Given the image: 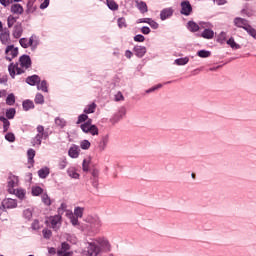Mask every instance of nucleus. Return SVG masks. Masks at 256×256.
<instances>
[{
  "instance_id": "obj_25",
  "label": "nucleus",
  "mask_w": 256,
  "mask_h": 256,
  "mask_svg": "<svg viewBox=\"0 0 256 256\" xmlns=\"http://www.w3.org/2000/svg\"><path fill=\"white\" fill-rule=\"evenodd\" d=\"M35 11H37V5H35V2L31 0L28 1L26 13H35Z\"/></svg>"
},
{
  "instance_id": "obj_22",
  "label": "nucleus",
  "mask_w": 256,
  "mask_h": 256,
  "mask_svg": "<svg viewBox=\"0 0 256 256\" xmlns=\"http://www.w3.org/2000/svg\"><path fill=\"white\" fill-rule=\"evenodd\" d=\"M214 36L215 32H213V30L211 29H205L201 34V37H203V39H213Z\"/></svg>"
},
{
  "instance_id": "obj_17",
  "label": "nucleus",
  "mask_w": 256,
  "mask_h": 256,
  "mask_svg": "<svg viewBox=\"0 0 256 256\" xmlns=\"http://www.w3.org/2000/svg\"><path fill=\"white\" fill-rule=\"evenodd\" d=\"M11 13L14 15H23V6L21 4H12L10 8Z\"/></svg>"
},
{
  "instance_id": "obj_8",
  "label": "nucleus",
  "mask_w": 256,
  "mask_h": 256,
  "mask_svg": "<svg viewBox=\"0 0 256 256\" xmlns=\"http://www.w3.org/2000/svg\"><path fill=\"white\" fill-rule=\"evenodd\" d=\"M96 242L98 243V245H100V249H102L103 251H111V243H109V240H107L106 238H98L96 239Z\"/></svg>"
},
{
  "instance_id": "obj_12",
  "label": "nucleus",
  "mask_w": 256,
  "mask_h": 256,
  "mask_svg": "<svg viewBox=\"0 0 256 256\" xmlns=\"http://www.w3.org/2000/svg\"><path fill=\"white\" fill-rule=\"evenodd\" d=\"M23 35V25L16 24L12 30V36L14 39H21Z\"/></svg>"
},
{
  "instance_id": "obj_30",
  "label": "nucleus",
  "mask_w": 256,
  "mask_h": 256,
  "mask_svg": "<svg viewBox=\"0 0 256 256\" xmlns=\"http://www.w3.org/2000/svg\"><path fill=\"white\" fill-rule=\"evenodd\" d=\"M106 3L111 11H117V9H119V5H117L115 0H106Z\"/></svg>"
},
{
  "instance_id": "obj_21",
  "label": "nucleus",
  "mask_w": 256,
  "mask_h": 256,
  "mask_svg": "<svg viewBox=\"0 0 256 256\" xmlns=\"http://www.w3.org/2000/svg\"><path fill=\"white\" fill-rule=\"evenodd\" d=\"M50 173H51V171L49 170V168L44 167L38 171V176L40 177V179H47V177H49Z\"/></svg>"
},
{
  "instance_id": "obj_10",
  "label": "nucleus",
  "mask_w": 256,
  "mask_h": 256,
  "mask_svg": "<svg viewBox=\"0 0 256 256\" xmlns=\"http://www.w3.org/2000/svg\"><path fill=\"white\" fill-rule=\"evenodd\" d=\"M193 11V7H191V3L189 1H183L181 3V14L189 16Z\"/></svg>"
},
{
  "instance_id": "obj_15",
  "label": "nucleus",
  "mask_w": 256,
  "mask_h": 256,
  "mask_svg": "<svg viewBox=\"0 0 256 256\" xmlns=\"http://www.w3.org/2000/svg\"><path fill=\"white\" fill-rule=\"evenodd\" d=\"M80 152H81V149H79V146L73 145L72 147H70V149L68 151V155L72 159H77V157H79Z\"/></svg>"
},
{
  "instance_id": "obj_5",
  "label": "nucleus",
  "mask_w": 256,
  "mask_h": 256,
  "mask_svg": "<svg viewBox=\"0 0 256 256\" xmlns=\"http://www.w3.org/2000/svg\"><path fill=\"white\" fill-rule=\"evenodd\" d=\"M92 120L88 119L85 123L80 125V129L83 133H90V135H99V128L91 124Z\"/></svg>"
},
{
  "instance_id": "obj_29",
  "label": "nucleus",
  "mask_w": 256,
  "mask_h": 256,
  "mask_svg": "<svg viewBox=\"0 0 256 256\" xmlns=\"http://www.w3.org/2000/svg\"><path fill=\"white\" fill-rule=\"evenodd\" d=\"M117 25L119 29H127V20L125 17L118 18Z\"/></svg>"
},
{
  "instance_id": "obj_55",
  "label": "nucleus",
  "mask_w": 256,
  "mask_h": 256,
  "mask_svg": "<svg viewBox=\"0 0 256 256\" xmlns=\"http://www.w3.org/2000/svg\"><path fill=\"white\" fill-rule=\"evenodd\" d=\"M32 229H34L35 231H37L38 229H40L39 226V220H34L32 223Z\"/></svg>"
},
{
  "instance_id": "obj_47",
  "label": "nucleus",
  "mask_w": 256,
  "mask_h": 256,
  "mask_svg": "<svg viewBox=\"0 0 256 256\" xmlns=\"http://www.w3.org/2000/svg\"><path fill=\"white\" fill-rule=\"evenodd\" d=\"M44 239H51L52 232L49 229H44L42 231Z\"/></svg>"
},
{
  "instance_id": "obj_1",
  "label": "nucleus",
  "mask_w": 256,
  "mask_h": 256,
  "mask_svg": "<svg viewBox=\"0 0 256 256\" xmlns=\"http://www.w3.org/2000/svg\"><path fill=\"white\" fill-rule=\"evenodd\" d=\"M31 67V57L29 55H22L19 58V63L17 64H10L8 67V71L10 73V77L12 79H15L16 75H22V73H25L27 69Z\"/></svg>"
},
{
  "instance_id": "obj_53",
  "label": "nucleus",
  "mask_w": 256,
  "mask_h": 256,
  "mask_svg": "<svg viewBox=\"0 0 256 256\" xmlns=\"http://www.w3.org/2000/svg\"><path fill=\"white\" fill-rule=\"evenodd\" d=\"M141 33H143V35H149L151 33V29L147 26H144L141 28Z\"/></svg>"
},
{
  "instance_id": "obj_16",
  "label": "nucleus",
  "mask_w": 256,
  "mask_h": 256,
  "mask_svg": "<svg viewBox=\"0 0 256 256\" xmlns=\"http://www.w3.org/2000/svg\"><path fill=\"white\" fill-rule=\"evenodd\" d=\"M136 57H145V53H147V48L145 46H135L133 49Z\"/></svg>"
},
{
  "instance_id": "obj_54",
  "label": "nucleus",
  "mask_w": 256,
  "mask_h": 256,
  "mask_svg": "<svg viewBox=\"0 0 256 256\" xmlns=\"http://www.w3.org/2000/svg\"><path fill=\"white\" fill-rule=\"evenodd\" d=\"M8 187H9V189H13V187H15V177L9 178Z\"/></svg>"
},
{
  "instance_id": "obj_38",
  "label": "nucleus",
  "mask_w": 256,
  "mask_h": 256,
  "mask_svg": "<svg viewBox=\"0 0 256 256\" xmlns=\"http://www.w3.org/2000/svg\"><path fill=\"white\" fill-rule=\"evenodd\" d=\"M41 193H43V188L42 187H34L32 188V195H34L35 197L41 195Z\"/></svg>"
},
{
  "instance_id": "obj_62",
  "label": "nucleus",
  "mask_w": 256,
  "mask_h": 256,
  "mask_svg": "<svg viewBox=\"0 0 256 256\" xmlns=\"http://www.w3.org/2000/svg\"><path fill=\"white\" fill-rule=\"evenodd\" d=\"M216 5H225V0H214Z\"/></svg>"
},
{
  "instance_id": "obj_4",
  "label": "nucleus",
  "mask_w": 256,
  "mask_h": 256,
  "mask_svg": "<svg viewBox=\"0 0 256 256\" xmlns=\"http://www.w3.org/2000/svg\"><path fill=\"white\" fill-rule=\"evenodd\" d=\"M19 43L23 49H28L31 47L32 49H37V45H39V41H37V36L32 35L29 39L21 38Z\"/></svg>"
},
{
  "instance_id": "obj_37",
  "label": "nucleus",
  "mask_w": 256,
  "mask_h": 256,
  "mask_svg": "<svg viewBox=\"0 0 256 256\" xmlns=\"http://www.w3.org/2000/svg\"><path fill=\"white\" fill-rule=\"evenodd\" d=\"M6 105H15V95L9 94L6 98Z\"/></svg>"
},
{
  "instance_id": "obj_50",
  "label": "nucleus",
  "mask_w": 256,
  "mask_h": 256,
  "mask_svg": "<svg viewBox=\"0 0 256 256\" xmlns=\"http://www.w3.org/2000/svg\"><path fill=\"white\" fill-rule=\"evenodd\" d=\"M10 126H11V122H9V120H6L5 122H3L4 133H7L9 131Z\"/></svg>"
},
{
  "instance_id": "obj_48",
  "label": "nucleus",
  "mask_w": 256,
  "mask_h": 256,
  "mask_svg": "<svg viewBox=\"0 0 256 256\" xmlns=\"http://www.w3.org/2000/svg\"><path fill=\"white\" fill-rule=\"evenodd\" d=\"M134 41H136V43H143V41H145V36L138 34L134 37Z\"/></svg>"
},
{
  "instance_id": "obj_36",
  "label": "nucleus",
  "mask_w": 256,
  "mask_h": 256,
  "mask_svg": "<svg viewBox=\"0 0 256 256\" xmlns=\"http://www.w3.org/2000/svg\"><path fill=\"white\" fill-rule=\"evenodd\" d=\"M15 108H9L7 111H6V117L7 119H14L15 117Z\"/></svg>"
},
{
  "instance_id": "obj_41",
  "label": "nucleus",
  "mask_w": 256,
  "mask_h": 256,
  "mask_svg": "<svg viewBox=\"0 0 256 256\" xmlns=\"http://www.w3.org/2000/svg\"><path fill=\"white\" fill-rule=\"evenodd\" d=\"M42 202L44 203V205H51V198L49 197V195L42 194Z\"/></svg>"
},
{
  "instance_id": "obj_28",
  "label": "nucleus",
  "mask_w": 256,
  "mask_h": 256,
  "mask_svg": "<svg viewBox=\"0 0 256 256\" xmlns=\"http://www.w3.org/2000/svg\"><path fill=\"white\" fill-rule=\"evenodd\" d=\"M37 89L39 91H43L44 93H47L49 91L47 88V81L43 80L41 82H38Z\"/></svg>"
},
{
  "instance_id": "obj_31",
  "label": "nucleus",
  "mask_w": 256,
  "mask_h": 256,
  "mask_svg": "<svg viewBox=\"0 0 256 256\" xmlns=\"http://www.w3.org/2000/svg\"><path fill=\"white\" fill-rule=\"evenodd\" d=\"M55 125H57V127H60V129H63V127H65L67 125V121H65L61 117H57L55 119Z\"/></svg>"
},
{
  "instance_id": "obj_11",
  "label": "nucleus",
  "mask_w": 256,
  "mask_h": 256,
  "mask_svg": "<svg viewBox=\"0 0 256 256\" xmlns=\"http://www.w3.org/2000/svg\"><path fill=\"white\" fill-rule=\"evenodd\" d=\"M101 253V247L95 243H90L88 246V255L89 256H98Z\"/></svg>"
},
{
  "instance_id": "obj_18",
  "label": "nucleus",
  "mask_w": 256,
  "mask_h": 256,
  "mask_svg": "<svg viewBox=\"0 0 256 256\" xmlns=\"http://www.w3.org/2000/svg\"><path fill=\"white\" fill-rule=\"evenodd\" d=\"M135 3L140 13H147V11H149V9L147 8V3L139 0H136Z\"/></svg>"
},
{
  "instance_id": "obj_63",
  "label": "nucleus",
  "mask_w": 256,
  "mask_h": 256,
  "mask_svg": "<svg viewBox=\"0 0 256 256\" xmlns=\"http://www.w3.org/2000/svg\"><path fill=\"white\" fill-rule=\"evenodd\" d=\"M94 227H101V220L99 218L95 220Z\"/></svg>"
},
{
  "instance_id": "obj_52",
  "label": "nucleus",
  "mask_w": 256,
  "mask_h": 256,
  "mask_svg": "<svg viewBox=\"0 0 256 256\" xmlns=\"http://www.w3.org/2000/svg\"><path fill=\"white\" fill-rule=\"evenodd\" d=\"M115 101H125V97L123 96V93L118 92V93L115 95Z\"/></svg>"
},
{
  "instance_id": "obj_14",
  "label": "nucleus",
  "mask_w": 256,
  "mask_h": 256,
  "mask_svg": "<svg viewBox=\"0 0 256 256\" xmlns=\"http://www.w3.org/2000/svg\"><path fill=\"white\" fill-rule=\"evenodd\" d=\"M8 193H10L11 195H16L18 199H25V190L23 189L8 188Z\"/></svg>"
},
{
  "instance_id": "obj_51",
  "label": "nucleus",
  "mask_w": 256,
  "mask_h": 256,
  "mask_svg": "<svg viewBox=\"0 0 256 256\" xmlns=\"http://www.w3.org/2000/svg\"><path fill=\"white\" fill-rule=\"evenodd\" d=\"M58 251H62L64 253H67V251H69V245L67 244V242H63L62 246H61V249L58 250Z\"/></svg>"
},
{
  "instance_id": "obj_61",
  "label": "nucleus",
  "mask_w": 256,
  "mask_h": 256,
  "mask_svg": "<svg viewBox=\"0 0 256 256\" xmlns=\"http://www.w3.org/2000/svg\"><path fill=\"white\" fill-rule=\"evenodd\" d=\"M125 57H127V59H131L133 57V52H131L130 50H126Z\"/></svg>"
},
{
  "instance_id": "obj_27",
  "label": "nucleus",
  "mask_w": 256,
  "mask_h": 256,
  "mask_svg": "<svg viewBox=\"0 0 256 256\" xmlns=\"http://www.w3.org/2000/svg\"><path fill=\"white\" fill-rule=\"evenodd\" d=\"M95 109H97V104L93 102L84 109V113H86V115H89L90 113H95Z\"/></svg>"
},
{
  "instance_id": "obj_49",
  "label": "nucleus",
  "mask_w": 256,
  "mask_h": 256,
  "mask_svg": "<svg viewBox=\"0 0 256 256\" xmlns=\"http://www.w3.org/2000/svg\"><path fill=\"white\" fill-rule=\"evenodd\" d=\"M152 29H159V24L155 22V20L150 18V22L148 23Z\"/></svg>"
},
{
  "instance_id": "obj_57",
  "label": "nucleus",
  "mask_w": 256,
  "mask_h": 256,
  "mask_svg": "<svg viewBox=\"0 0 256 256\" xmlns=\"http://www.w3.org/2000/svg\"><path fill=\"white\" fill-rule=\"evenodd\" d=\"M163 85L158 84L156 87H152L149 90L146 91V93H153V91H156V89H161Z\"/></svg>"
},
{
  "instance_id": "obj_60",
  "label": "nucleus",
  "mask_w": 256,
  "mask_h": 256,
  "mask_svg": "<svg viewBox=\"0 0 256 256\" xmlns=\"http://www.w3.org/2000/svg\"><path fill=\"white\" fill-rule=\"evenodd\" d=\"M49 7V0H44V2L40 5V9H47Z\"/></svg>"
},
{
  "instance_id": "obj_46",
  "label": "nucleus",
  "mask_w": 256,
  "mask_h": 256,
  "mask_svg": "<svg viewBox=\"0 0 256 256\" xmlns=\"http://www.w3.org/2000/svg\"><path fill=\"white\" fill-rule=\"evenodd\" d=\"M89 160L84 159L83 160V164H82V169L85 173H87V171H89Z\"/></svg>"
},
{
  "instance_id": "obj_26",
  "label": "nucleus",
  "mask_w": 256,
  "mask_h": 256,
  "mask_svg": "<svg viewBox=\"0 0 256 256\" xmlns=\"http://www.w3.org/2000/svg\"><path fill=\"white\" fill-rule=\"evenodd\" d=\"M188 29L192 33H195L197 31H199L200 27H199V24L195 23L194 21H189L188 22Z\"/></svg>"
},
{
  "instance_id": "obj_23",
  "label": "nucleus",
  "mask_w": 256,
  "mask_h": 256,
  "mask_svg": "<svg viewBox=\"0 0 256 256\" xmlns=\"http://www.w3.org/2000/svg\"><path fill=\"white\" fill-rule=\"evenodd\" d=\"M24 111H29V109H35V104L31 100H25L22 104Z\"/></svg>"
},
{
  "instance_id": "obj_34",
  "label": "nucleus",
  "mask_w": 256,
  "mask_h": 256,
  "mask_svg": "<svg viewBox=\"0 0 256 256\" xmlns=\"http://www.w3.org/2000/svg\"><path fill=\"white\" fill-rule=\"evenodd\" d=\"M198 57H201L202 59H207V57H211V52L207 50H200L197 52Z\"/></svg>"
},
{
  "instance_id": "obj_33",
  "label": "nucleus",
  "mask_w": 256,
  "mask_h": 256,
  "mask_svg": "<svg viewBox=\"0 0 256 256\" xmlns=\"http://www.w3.org/2000/svg\"><path fill=\"white\" fill-rule=\"evenodd\" d=\"M15 23H17V18H15L13 15L8 16V18H7L8 28L11 29V27H13V25H15Z\"/></svg>"
},
{
  "instance_id": "obj_58",
  "label": "nucleus",
  "mask_w": 256,
  "mask_h": 256,
  "mask_svg": "<svg viewBox=\"0 0 256 256\" xmlns=\"http://www.w3.org/2000/svg\"><path fill=\"white\" fill-rule=\"evenodd\" d=\"M0 3L3 7H9V5H11V0H0Z\"/></svg>"
},
{
  "instance_id": "obj_3",
  "label": "nucleus",
  "mask_w": 256,
  "mask_h": 256,
  "mask_svg": "<svg viewBox=\"0 0 256 256\" xmlns=\"http://www.w3.org/2000/svg\"><path fill=\"white\" fill-rule=\"evenodd\" d=\"M37 134L33 138V145H41L43 139H47L49 137V133L45 131V127L43 125H38L36 128Z\"/></svg>"
},
{
  "instance_id": "obj_19",
  "label": "nucleus",
  "mask_w": 256,
  "mask_h": 256,
  "mask_svg": "<svg viewBox=\"0 0 256 256\" xmlns=\"http://www.w3.org/2000/svg\"><path fill=\"white\" fill-rule=\"evenodd\" d=\"M41 82V78L38 75H33V76H29L28 78H26V83H28V85H37V83Z\"/></svg>"
},
{
  "instance_id": "obj_20",
  "label": "nucleus",
  "mask_w": 256,
  "mask_h": 256,
  "mask_svg": "<svg viewBox=\"0 0 256 256\" xmlns=\"http://www.w3.org/2000/svg\"><path fill=\"white\" fill-rule=\"evenodd\" d=\"M227 45L233 49V51H237L238 49H241V45L235 41V38L231 37L229 40H227Z\"/></svg>"
},
{
  "instance_id": "obj_2",
  "label": "nucleus",
  "mask_w": 256,
  "mask_h": 256,
  "mask_svg": "<svg viewBox=\"0 0 256 256\" xmlns=\"http://www.w3.org/2000/svg\"><path fill=\"white\" fill-rule=\"evenodd\" d=\"M233 23L235 27L244 29V31H246L251 37H253V39H256V30L253 27H251V25H249L247 20L237 17L234 19Z\"/></svg>"
},
{
  "instance_id": "obj_42",
  "label": "nucleus",
  "mask_w": 256,
  "mask_h": 256,
  "mask_svg": "<svg viewBox=\"0 0 256 256\" xmlns=\"http://www.w3.org/2000/svg\"><path fill=\"white\" fill-rule=\"evenodd\" d=\"M67 173L72 179H79V173L75 172V170L68 169Z\"/></svg>"
},
{
  "instance_id": "obj_40",
  "label": "nucleus",
  "mask_w": 256,
  "mask_h": 256,
  "mask_svg": "<svg viewBox=\"0 0 256 256\" xmlns=\"http://www.w3.org/2000/svg\"><path fill=\"white\" fill-rule=\"evenodd\" d=\"M6 141H9V143H15V134L12 132H9L5 135Z\"/></svg>"
},
{
  "instance_id": "obj_45",
  "label": "nucleus",
  "mask_w": 256,
  "mask_h": 256,
  "mask_svg": "<svg viewBox=\"0 0 256 256\" xmlns=\"http://www.w3.org/2000/svg\"><path fill=\"white\" fill-rule=\"evenodd\" d=\"M74 215H75V217H83V208H81V207H77V208H75V210H74Z\"/></svg>"
},
{
  "instance_id": "obj_35",
  "label": "nucleus",
  "mask_w": 256,
  "mask_h": 256,
  "mask_svg": "<svg viewBox=\"0 0 256 256\" xmlns=\"http://www.w3.org/2000/svg\"><path fill=\"white\" fill-rule=\"evenodd\" d=\"M176 65H187L189 63V58L184 57V58H178L175 60Z\"/></svg>"
},
{
  "instance_id": "obj_59",
  "label": "nucleus",
  "mask_w": 256,
  "mask_h": 256,
  "mask_svg": "<svg viewBox=\"0 0 256 256\" xmlns=\"http://www.w3.org/2000/svg\"><path fill=\"white\" fill-rule=\"evenodd\" d=\"M7 82V75L0 73V83H6Z\"/></svg>"
},
{
  "instance_id": "obj_32",
  "label": "nucleus",
  "mask_w": 256,
  "mask_h": 256,
  "mask_svg": "<svg viewBox=\"0 0 256 256\" xmlns=\"http://www.w3.org/2000/svg\"><path fill=\"white\" fill-rule=\"evenodd\" d=\"M34 101L37 105H43V103H45V97L43 96V94L38 93L36 94Z\"/></svg>"
},
{
  "instance_id": "obj_6",
  "label": "nucleus",
  "mask_w": 256,
  "mask_h": 256,
  "mask_svg": "<svg viewBox=\"0 0 256 256\" xmlns=\"http://www.w3.org/2000/svg\"><path fill=\"white\" fill-rule=\"evenodd\" d=\"M45 223L54 231H59L61 227V215L50 216L46 219Z\"/></svg>"
},
{
  "instance_id": "obj_9",
  "label": "nucleus",
  "mask_w": 256,
  "mask_h": 256,
  "mask_svg": "<svg viewBox=\"0 0 256 256\" xmlns=\"http://www.w3.org/2000/svg\"><path fill=\"white\" fill-rule=\"evenodd\" d=\"M173 13H175V10L173 8H164L160 12V19L161 21H166V19H171L173 17Z\"/></svg>"
},
{
  "instance_id": "obj_39",
  "label": "nucleus",
  "mask_w": 256,
  "mask_h": 256,
  "mask_svg": "<svg viewBox=\"0 0 256 256\" xmlns=\"http://www.w3.org/2000/svg\"><path fill=\"white\" fill-rule=\"evenodd\" d=\"M81 149L87 150L89 147H91V142L89 140H83L80 142Z\"/></svg>"
},
{
  "instance_id": "obj_44",
  "label": "nucleus",
  "mask_w": 256,
  "mask_h": 256,
  "mask_svg": "<svg viewBox=\"0 0 256 256\" xmlns=\"http://www.w3.org/2000/svg\"><path fill=\"white\" fill-rule=\"evenodd\" d=\"M58 167H59V169H65V167H67V159L60 158Z\"/></svg>"
},
{
  "instance_id": "obj_56",
  "label": "nucleus",
  "mask_w": 256,
  "mask_h": 256,
  "mask_svg": "<svg viewBox=\"0 0 256 256\" xmlns=\"http://www.w3.org/2000/svg\"><path fill=\"white\" fill-rule=\"evenodd\" d=\"M70 221H71L72 225H78L79 224V219H77V217H75L74 215H72L70 217Z\"/></svg>"
},
{
  "instance_id": "obj_13",
  "label": "nucleus",
  "mask_w": 256,
  "mask_h": 256,
  "mask_svg": "<svg viewBox=\"0 0 256 256\" xmlns=\"http://www.w3.org/2000/svg\"><path fill=\"white\" fill-rule=\"evenodd\" d=\"M0 41L2 45H9L11 43V34H9V31L0 33Z\"/></svg>"
},
{
  "instance_id": "obj_24",
  "label": "nucleus",
  "mask_w": 256,
  "mask_h": 256,
  "mask_svg": "<svg viewBox=\"0 0 256 256\" xmlns=\"http://www.w3.org/2000/svg\"><path fill=\"white\" fill-rule=\"evenodd\" d=\"M27 157H28V163L33 165V163H35V160H34L35 159V150H33V148L28 149Z\"/></svg>"
},
{
  "instance_id": "obj_7",
  "label": "nucleus",
  "mask_w": 256,
  "mask_h": 256,
  "mask_svg": "<svg viewBox=\"0 0 256 256\" xmlns=\"http://www.w3.org/2000/svg\"><path fill=\"white\" fill-rule=\"evenodd\" d=\"M17 55H19V48L15 47V45H8L6 47L5 57L7 61H13Z\"/></svg>"
},
{
  "instance_id": "obj_64",
  "label": "nucleus",
  "mask_w": 256,
  "mask_h": 256,
  "mask_svg": "<svg viewBox=\"0 0 256 256\" xmlns=\"http://www.w3.org/2000/svg\"><path fill=\"white\" fill-rule=\"evenodd\" d=\"M58 256H68L67 253L61 251V250H58Z\"/></svg>"
},
{
  "instance_id": "obj_43",
  "label": "nucleus",
  "mask_w": 256,
  "mask_h": 256,
  "mask_svg": "<svg viewBox=\"0 0 256 256\" xmlns=\"http://www.w3.org/2000/svg\"><path fill=\"white\" fill-rule=\"evenodd\" d=\"M87 119H89V116H87V114H81V115L78 117L77 125H79V124H81V123H85V121H87Z\"/></svg>"
}]
</instances>
